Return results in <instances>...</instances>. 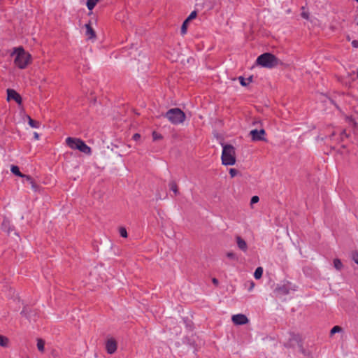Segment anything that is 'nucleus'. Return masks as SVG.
<instances>
[{"instance_id": "nucleus-1", "label": "nucleus", "mask_w": 358, "mask_h": 358, "mask_svg": "<svg viewBox=\"0 0 358 358\" xmlns=\"http://www.w3.org/2000/svg\"><path fill=\"white\" fill-rule=\"evenodd\" d=\"M11 55H15L14 63L19 69H23L27 67L31 61V55L26 52L22 47L14 49Z\"/></svg>"}, {"instance_id": "nucleus-2", "label": "nucleus", "mask_w": 358, "mask_h": 358, "mask_svg": "<svg viewBox=\"0 0 358 358\" xmlns=\"http://www.w3.org/2000/svg\"><path fill=\"white\" fill-rule=\"evenodd\" d=\"M222 162L225 166L234 165L236 163L235 148L233 145L229 144H222Z\"/></svg>"}, {"instance_id": "nucleus-3", "label": "nucleus", "mask_w": 358, "mask_h": 358, "mask_svg": "<svg viewBox=\"0 0 358 358\" xmlns=\"http://www.w3.org/2000/svg\"><path fill=\"white\" fill-rule=\"evenodd\" d=\"M173 124H179L184 122L185 120V113L178 108L169 109L164 115Z\"/></svg>"}, {"instance_id": "nucleus-4", "label": "nucleus", "mask_w": 358, "mask_h": 358, "mask_svg": "<svg viewBox=\"0 0 358 358\" xmlns=\"http://www.w3.org/2000/svg\"><path fill=\"white\" fill-rule=\"evenodd\" d=\"M278 59L271 53H264L257 59V64L266 68H273L278 64Z\"/></svg>"}, {"instance_id": "nucleus-5", "label": "nucleus", "mask_w": 358, "mask_h": 358, "mask_svg": "<svg viewBox=\"0 0 358 358\" xmlns=\"http://www.w3.org/2000/svg\"><path fill=\"white\" fill-rule=\"evenodd\" d=\"M66 145L71 149H77L85 154H91L92 150L86 143L79 139L72 137H68L66 139Z\"/></svg>"}, {"instance_id": "nucleus-6", "label": "nucleus", "mask_w": 358, "mask_h": 358, "mask_svg": "<svg viewBox=\"0 0 358 358\" xmlns=\"http://www.w3.org/2000/svg\"><path fill=\"white\" fill-rule=\"evenodd\" d=\"M250 135L251 136L252 140L254 141H266L264 138L265 130L263 129L260 130L253 129L250 131Z\"/></svg>"}, {"instance_id": "nucleus-7", "label": "nucleus", "mask_w": 358, "mask_h": 358, "mask_svg": "<svg viewBox=\"0 0 358 358\" xmlns=\"http://www.w3.org/2000/svg\"><path fill=\"white\" fill-rule=\"evenodd\" d=\"M7 99L10 101L11 99L16 101V103L20 104L22 102L21 96L14 90L8 89L7 90Z\"/></svg>"}, {"instance_id": "nucleus-8", "label": "nucleus", "mask_w": 358, "mask_h": 358, "mask_svg": "<svg viewBox=\"0 0 358 358\" xmlns=\"http://www.w3.org/2000/svg\"><path fill=\"white\" fill-rule=\"evenodd\" d=\"M232 322L235 324L243 325L248 322V319L243 314H237L232 316Z\"/></svg>"}, {"instance_id": "nucleus-9", "label": "nucleus", "mask_w": 358, "mask_h": 358, "mask_svg": "<svg viewBox=\"0 0 358 358\" xmlns=\"http://www.w3.org/2000/svg\"><path fill=\"white\" fill-rule=\"evenodd\" d=\"M274 292L278 296H280L287 295L289 294V288L287 285H278L275 287Z\"/></svg>"}, {"instance_id": "nucleus-10", "label": "nucleus", "mask_w": 358, "mask_h": 358, "mask_svg": "<svg viewBox=\"0 0 358 358\" xmlns=\"http://www.w3.org/2000/svg\"><path fill=\"white\" fill-rule=\"evenodd\" d=\"M106 348L108 354H113L117 350L116 341L113 338L108 339L106 342Z\"/></svg>"}, {"instance_id": "nucleus-11", "label": "nucleus", "mask_w": 358, "mask_h": 358, "mask_svg": "<svg viewBox=\"0 0 358 358\" xmlns=\"http://www.w3.org/2000/svg\"><path fill=\"white\" fill-rule=\"evenodd\" d=\"M289 341H290V342H295L296 343H297V345H299V347L300 348V351L303 354L305 355V350L303 348V346H302V344H301V337H300V336L299 334H290Z\"/></svg>"}, {"instance_id": "nucleus-12", "label": "nucleus", "mask_w": 358, "mask_h": 358, "mask_svg": "<svg viewBox=\"0 0 358 358\" xmlns=\"http://www.w3.org/2000/svg\"><path fill=\"white\" fill-rule=\"evenodd\" d=\"M236 243H237V246L238 248L243 251V252H246L247 250H248V245H247V243L245 241V240H243L241 236H237L236 237Z\"/></svg>"}, {"instance_id": "nucleus-13", "label": "nucleus", "mask_w": 358, "mask_h": 358, "mask_svg": "<svg viewBox=\"0 0 358 358\" xmlns=\"http://www.w3.org/2000/svg\"><path fill=\"white\" fill-rule=\"evenodd\" d=\"M24 178L31 185V188L34 191L38 190V185L35 182V181L33 180V178L30 176L26 175Z\"/></svg>"}, {"instance_id": "nucleus-14", "label": "nucleus", "mask_w": 358, "mask_h": 358, "mask_svg": "<svg viewBox=\"0 0 358 358\" xmlns=\"http://www.w3.org/2000/svg\"><path fill=\"white\" fill-rule=\"evenodd\" d=\"M85 28H86V35L88 36L89 38H92L96 36L95 31L91 27L90 23L86 24Z\"/></svg>"}, {"instance_id": "nucleus-15", "label": "nucleus", "mask_w": 358, "mask_h": 358, "mask_svg": "<svg viewBox=\"0 0 358 358\" xmlns=\"http://www.w3.org/2000/svg\"><path fill=\"white\" fill-rule=\"evenodd\" d=\"M10 171L12 172V173H13L14 175L15 176H17L19 177H21V178H24L25 177V174H23L20 172V169L17 166H15V165H12L11 166V168H10Z\"/></svg>"}, {"instance_id": "nucleus-16", "label": "nucleus", "mask_w": 358, "mask_h": 358, "mask_svg": "<svg viewBox=\"0 0 358 358\" xmlns=\"http://www.w3.org/2000/svg\"><path fill=\"white\" fill-rule=\"evenodd\" d=\"M239 80H240V83L242 86H247L249 83H250L252 80V76H250L249 78H248L247 79L244 78L242 76H240L238 78Z\"/></svg>"}, {"instance_id": "nucleus-17", "label": "nucleus", "mask_w": 358, "mask_h": 358, "mask_svg": "<svg viewBox=\"0 0 358 358\" xmlns=\"http://www.w3.org/2000/svg\"><path fill=\"white\" fill-rule=\"evenodd\" d=\"M28 123L29 126L32 128H38L40 127V122L36 120H34L30 117V116H27Z\"/></svg>"}, {"instance_id": "nucleus-18", "label": "nucleus", "mask_w": 358, "mask_h": 358, "mask_svg": "<svg viewBox=\"0 0 358 358\" xmlns=\"http://www.w3.org/2000/svg\"><path fill=\"white\" fill-rule=\"evenodd\" d=\"M169 187L170 189L173 192L175 195H177L178 194V185L175 181H171L169 184Z\"/></svg>"}, {"instance_id": "nucleus-19", "label": "nucleus", "mask_w": 358, "mask_h": 358, "mask_svg": "<svg viewBox=\"0 0 358 358\" xmlns=\"http://www.w3.org/2000/svg\"><path fill=\"white\" fill-rule=\"evenodd\" d=\"M1 228L3 231H5L9 234L10 232L9 220H4L2 222Z\"/></svg>"}, {"instance_id": "nucleus-20", "label": "nucleus", "mask_w": 358, "mask_h": 358, "mask_svg": "<svg viewBox=\"0 0 358 358\" xmlns=\"http://www.w3.org/2000/svg\"><path fill=\"white\" fill-rule=\"evenodd\" d=\"M8 345V338L0 334V346L6 348Z\"/></svg>"}, {"instance_id": "nucleus-21", "label": "nucleus", "mask_w": 358, "mask_h": 358, "mask_svg": "<svg viewBox=\"0 0 358 358\" xmlns=\"http://www.w3.org/2000/svg\"><path fill=\"white\" fill-rule=\"evenodd\" d=\"M99 0H87V7L90 10H92Z\"/></svg>"}, {"instance_id": "nucleus-22", "label": "nucleus", "mask_w": 358, "mask_h": 358, "mask_svg": "<svg viewBox=\"0 0 358 358\" xmlns=\"http://www.w3.org/2000/svg\"><path fill=\"white\" fill-rule=\"evenodd\" d=\"M334 266L336 270L341 271L343 268V266L339 259H334Z\"/></svg>"}, {"instance_id": "nucleus-23", "label": "nucleus", "mask_w": 358, "mask_h": 358, "mask_svg": "<svg viewBox=\"0 0 358 358\" xmlns=\"http://www.w3.org/2000/svg\"><path fill=\"white\" fill-rule=\"evenodd\" d=\"M263 274V268L262 267H257L254 273V277L256 279H259L262 278Z\"/></svg>"}, {"instance_id": "nucleus-24", "label": "nucleus", "mask_w": 358, "mask_h": 358, "mask_svg": "<svg viewBox=\"0 0 358 358\" xmlns=\"http://www.w3.org/2000/svg\"><path fill=\"white\" fill-rule=\"evenodd\" d=\"M45 342L43 339L38 338L37 340V348L40 352L44 351Z\"/></svg>"}, {"instance_id": "nucleus-25", "label": "nucleus", "mask_w": 358, "mask_h": 358, "mask_svg": "<svg viewBox=\"0 0 358 358\" xmlns=\"http://www.w3.org/2000/svg\"><path fill=\"white\" fill-rule=\"evenodd\" d=\"M188 23H189V22H187L186 20L183 22L182 27H181V30H180L182 35H184L187 33V27Z\"/></svg>"}, {"instance_id": "nucleus-26", "label": "nucleus", "mask_w": 358, "mask_h": 358, "mask_svg": "<svg viewBox=\"0 0 358 358\" xmlns=\"http://www.w3.org/2000/svg\"><path fill=\"white\" fill-rule=\"evenodd\" d=\"M119 233H120V235L123 237V238H127V229L125 227H121L120 229H119Z\"/></svg>"}, {"instance_id": "nucleus-27", "label": "nucleus", "mask_w": 358, "mask_h": 358, "mask_svg": "<svg viewBox=\"0 0 358 358\" xmlns=\"http://www.w3.org/2000/svg\"><path fill=\"white\" fill-rule=\"evenodd\" d=\"M341 331H342V328L341 327H339V326H334L331 329L330 334L331 335H334V334L338 333V332H341Z\"/></svg>"}, {"instance_id": "nucleus-28", "label": "nucleus", "mask_w": 358, "mask_h": 358, "mask_svg": "<svg viewBox=\"0 0 358 358\" xmlns=\"http://www.w3.org/2000/svg\"><path fill=\"white\" fill-rule=\"evenodd\" d=\"M196 15H197V13H196V11L194 10V11H192V12L189 14V15L187 17V18L186 19V20H187V22H189L190 20H192L194 19V18L196 17Z\"/></svg>"}, {"instance_id": "nucleus-29", "label": "nucleus", "mask_w": 358, "mask_h": 358, "mask_svg": "<svg viewBox=\"0 0 358 358\" xmlns=\"http://www.w3.org/2000/svg\"><path fill=\"white\" fill-rule=\"evenodd\" d=\"M352 259L357 264H358V252H357V251L352 252Z\"/></svg>"}, {"instance_id": "nucleus-30", "label": "nucleus", "mask_w": 358, "mask_h": 358, "mask_svg": "<svg viewBox=\"0 0 358 358\" xmlns=\"http://www.w3.org/2000/svg\"><path fill=\"white\" fill-rule=\"evenodd\" d=\"M227 257L231 259H234V260L237 259V257H236V254L234 252H227Z\"/></svg>"}, {"instance_id": "nucleus-31", "label": "nucleus", "mask_w": 358, "mask_h": 358, "mask_svg": "<svg viewBox=\"0 0 358 358\" xmlns=\"http://www.w3.org/2000/svg\"><path fill=\"white\" fill-rule=\"evenodd\" d=\"M152 137H153V139H154L155 141L162 138V135H161V134H158V133H157L156 131H154V132L152 133Z\"/></svg>"}, {"instance_id": "nucleus-32", "label": "nucleus", "mask_w": 358, "mask_h": 358, "mask_svg": "<svg viewBox=\"0 0 358 358\" xmlns=\"http://www.w3.org/2000/svg\"><path fill=\"white\" fill-rule=\"evenodd\" d=\"M259 199L257 196H253L250 200L251 205L256 203L259 201Z\"/></svg>"}, {"instance_id": "nucleus-33", "label": "nucleus", "mask_w": 358, "mask_h": 358, "mask_svg": "<svg viewBox=\"0 0 358 358\" xmlns=\"http://www.w3.org/2000/svg\"><path fill=\"white\" fill-rule=\"evenodd\" d=\"M229 174L231 177H234L238 174V171L235 169H231L229 170Z\"/></svg>"}, {"instance_id": "nucleus-34", "label": "nucleus", "mask_w": 358, "mask_h": 358, "mask_svg": "<svg viewBox=\"0 0 358 358\" xmlns=\"http://www.w3.org/2000/svg\"><path fill=\"white\" fill-rule=\"evenodd\" d=\"M301 15L303 18L306 19V20H308L309 18V13L308 12H306V11H303L301 13Z\"/></svg>"}, {"instance_id": "nucleus-35", "label": "nucleus", "mask_w": 358, "mask_h": 358, "mask_svg": "<svg viewBox=\"0 0 358 358\" xmlns=\"http://www.w3.org/2000/svg\"><path fill=\"white\" fill-rule=\"evenodd\" d=\"M352 45L353 48H358V41H357V40L352 41Z\"/></svg>"}, {"instance_id": "nucleus-36", "label": "nucleus", "mask_w": 358, "mask_h": 358, "mask_svg": "<svg viewBox=\"0 0 358 358\" xmlns=\"http://www.w3.org/2000/svg\"><path fill=\"white\" fill-rule=\"evenodd\" d=\"M140 138H141V135L139 134H137V133L134 134V136H133V139L134 141H138Z\"/></svg>"}, {"instance_id": "nucleus-37", "label": "nucleus", "mask_w": 358, "mask_h": 358, "mask_svg": "<svg viewBox=\"0 0 358 358\" xmlns=\"http://www.w3.org/2000/svg\"><path fill=\"white\" fill-rule=\"evenodd\" d=\"M343 136L347 137L346 131L345 130H343L341 133V137L343 139Z\"/></svg>"}, {"instance_id": "nucleus-38", "label": "nucleus", "mask_w": 358, "mask_h": 358, "mask_svg": "<svg viewBox=\"0 0 358 358\" xmlns=\"http://www.w3.org/2000/svg\"><path fill=\"white\" fill-rule=\"evenodd\" d=\"M34 138L36 140H38L39 138V135L37 132L34 133Z\"/></svg>"}, {"instance_id": "nucleus-39", "label": "nucleus", "mask_w": 358, "mask_h": 358, "mask_svg": "<svg viewBox=\"0 0 358 358\" xmlns=\"http://www.w3.org/2000/svg\"><path fill=\"white\" fill-rule=\"evenodd\" d=\"M212 281H213V284H215V285H218V280H217V279H216V278H213V280H212Z\"/></svg>"}, {"instance_id": "nucleus-40", "label": "nucleus", "mask_w": 358, "mask_h": 358, "mask_svg": "<svg viewBox=\"0 0 358 358\" xmlns=\"http://www.w3.org/2000/svg\"><path fill=\"white\" fill-rule=\"evenodd\" d=\"M24 313H25V310H22L21 314L24 315Z\"/></svg>"}, {"instance_id": "nucleus-41", "label": "nucleus", "mask_w": 358, "mask_h": 358, "mask_svg": "<svg viewBox=\"0 0 358 358\" xmlns=\"http://www.w3.org/2000/svg\"><path fill=\"white\" fill-rule=\"evenodd\" d=\"M356 74H357V77L358 78V67H357V69L356 71Z\"/></svg>"}, {"instance_id": "nucleus-42", "label": "nucleus", "mask_w": 358, "mask_h": 358, "mask_svg": "<svg viewBox=\"0 0 358 358\" xmlns=\"http://www.w3.org/2000/svg\"><path fill=\"white\" fill-rule=\"evenodd\" d=\"M335 133H332L331 136H330V138H331L333 136H334Z\"/></svg>"}, {"instance_id": "nucleus-43", "label": "nucleus", "mask_w": 358, "mask_h": 358, "mask_svg": "<svg viewBox=\"0 0 358 358\" xmlns=\"http://www.w3.org/2000/svg\"><path fill=\"white\" fill-rule=\"evenodd\" d=\"M357 1H358V0H356Z\"/></svg>"}, {"instance_id": "nucleus-44", "label": "nucleus", "mask_w": 358, "mask_h": 358, "mask_svg": "<svg viewBox=\"0 0 358 358\" xmlns=\"http://www.w3.org/2000/svg\"><path fill=\"white\" fill-rule=\"evenodd\" d=\"M357 24H358V21H357Z\"/></svg>"}]
</instances>
